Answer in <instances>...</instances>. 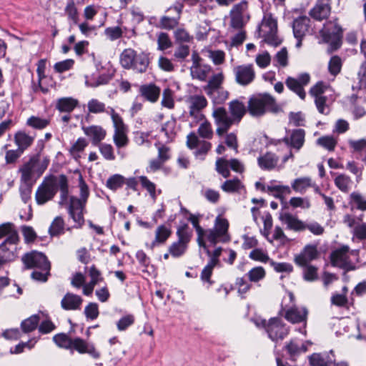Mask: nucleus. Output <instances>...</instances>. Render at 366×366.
<instances>
[{"instance_id":"nucleus-52","label":"nucleus","mask_w":366,"mask_h":366,"mask_svg":"<svg viewBox=\"0 0 366 366\" xmlns=\"http://www.w3.org/2000/svg\"><path fill=\"white\" fill-rule=\"evenodd\" d=\"M190 48L188 45L180 44L174 51V59L178 62L184 61L189 55Z\"/></svg>"},{"instance_id":"nucleus-2","label":"nucleus","mask_w":366,"mask_h":366,"mask_svg":"<svg viewBox=\"0 0 366 366\" xmlns=\"http://www.w3.org/2000/svg\"><path fill=\"white\" fill-rule=\"evenodd\" d=\"M49 159L47 157L41 159V155L37 153L30 157L19 169L21 182H33L32 178L35 174L41 176L48 167Z\"/></svg>"},{"instance_id":"nucleus-5","label":"nucleus","mask_w":366,"mask_h":366,"mask_svg":"<svg viewBox=\"0 0 366 366\" xmlns=\"http://www.w3.org/2000/svg\"><path fill=\"white\" fill-rule=\"evenodd\" d=\"M58 176H49L44 178L39 186L35 198L38 204H44L51 200L57 192Z\"/></svg>"},{"instance_id":"nucleus-18","label":"nucleus","mask_w":366,"mask_h":366,"mask_svg":"<svg viewBox=\"0 0 366 366\" xmlns=\"http://www.w3.org/2000/svg\"><path fill=\"white\" fill-rule=\"evenodd\" d=\"M318 256V252L315 245L307 244L302 251L295 257V262L299 266L303 267L315 259Z\"/></svg>"},{"instance_id":"nucleus-6","label":"nucleus","mask_w":366,"mask_h":366,"mask_svg":"<svg viewBox=\"0 0 366 366\" xmlns=\"http://www.w3.org/2000/svg\"><path fill=\"white\" fill-rule=\"evenodd\" d=\"M230 26L236 29H242L249 21L248 2L242 0L234 4L229 12Z\"/></svg>"},{"instance_id":"nucleus-51","label":"nucleus","mask_w":366,"mask_h":366,"mask_svg":"<svg viewBox=\"0 0 366 366\" xmlns=\"http://www.w3.org/2000/svg\"><path fill=\"white\" fill-rule=\"evenodd\" d=\"M285 348L288 354L292 358L307 350V347L304 344L302 343L300 345L297 342L293 340L287 345Z\"/></svg>"},{"instance_id":"nucleus-55","label":"nucleus","mask_w":366,"mask_h":366,"mask_svg":"<svg viewBox=\"0 0 366 366\" xmlns=\"http://www.w3.org/2000/svg\"><path fill=\"white\" fill-rule=\"evenodd\" d=\"M266 272L262 267H255L251 269L247 273V276L249 280L252 282H257L264 278Z\"/></svg>"},{"instance_id":"nucleus-26","label":"nucleus","mask_w":366,"mask_h":366,"mask_svg":"<svg viewBox=\"0 0 366 366\" xmlns=\"http://www.w3.org/2000/svg\"><path fill=\"white\" fill-rule=\"evenodd\" d=\"M87 109L89 112L92 114L107 113V114L110 115L112 119V114L111 111H112L114 114H117L114 108L111 107H106L104 103L97 99H92L88 102Z\"/></svg>"},{"instance_id":"nucleus-33","label":"nucleus","mask_w":366,"mask_h":366,"mask_svg":"<svg viewBox=\"0 0 366 366\" xmlns=\"http://www.w3.org/2000/svg\"><path fill=\"white\" fill-rule=\"evenodd\" d=\"M46 59H40L37 63L36 72L38 74V83L36 84H34L33 85V90L34 92H37L39 91H41L44 94H46L49 92V89L47 87L43 86L41 84L42 80L46 77Z\"/></svg>"},{"instance_id":"nucleus-36","label":"nucleus","mask_w":366,"mask_h":366,"mask_svg":"<svg viewBox=\"0 0 366 366\" xmlns=\"http://www.w3.org/2000/svg\"><path fill=\"white\" fill-rule=\"evenodd\" d=\"M335 186L342 192L347 193L352 186L351 178L345 174H337L334 179Z\"/></svg>"},{"instance_id":"nucleus-28","label":"nucleus","mask_w":366,"mask_h":366,"mask_svg":"<svg viewBox=\"0 0 366 366\" xmlns=\"http://www.w3.org/2000/svg\"><path fill=\"white\" fill-rule=\"evenodd\" d=\"M82 298L72 293H67L61 301V306L66 310H75L80 307Z\"/></svg>"},{"instance_id":"nucleus-48","label":"nucleus","mask_w":366,"mask_h":366,"mask_svg":"<svg viewBox=\"0 0 366 366\" xmlns=\"http://www.w3.org/2000/svg\"><path fill=\"white\" fill-rule=\"evenodd\" d=\"M350 204L355 205L356 209L361 211H366V199L359 192H354L350 195Z\"/></svg>"},{"instance_id":"nucleus-1","label":"nucleus","mask_w":366,"mask_h":366,"mask_svg":"<svg viewBox=\"0 0 366 366\" xmlns=\"http://www.w3.org/2000/svg\"><path fill=\"white\" fill-rule=\"evenodd\" d=\"M79 188L81 199L71 196L68 205V213L76 224L74 226L76 228H81L84 224V212L89 194L88 187L81 177H80Z\"/></svg>"},{"instance_id":"nucleus-12","label":"nucleus","mask_w":366,"mask_h":366,"mask_svg":"<svg viewBox=\"0 0 366 366\" xmlns=\"http://www.w3.org/2000/svg\"><path fill=\"white\" fill-rule=\"evenodd\" d=\"M325 41L330 43L335 49L340 46L342 29L336 22H327L321 30Z\"/></svg>"},{"instance_id":"nucleus-21","label":"nucleus","mask_w":366,"mask_h":366,"mask_svg":"<svg viewBox=\"0 0 366 366\" xmlns=\"http://www.w3.org/2000/svg\"><path fill=\"white\" fill-rule=\"evenodd\" d=\"M183 6L181 4H177L173 7H170L168 11L174 10L176 13L174 16L170 17L164 16L160 19V24L162 28L166 29H172L179 24V20L182 14Z\"/></svg>"},{"instance_id":"nucleus-50","label":"nucleus","mask_w":366,"mask_h":366,"mask_svg":"<svg viewBox=\"0 0 366 366\" xmlns=\"http://www.w3.org/2000/svg\"><path fill=\"white\" fill-rule=\"evenodd\" d=\"M64 221L61 217H56L49 228L51 236H57L64 233Z\"/></svg>"},{"instance_id":"nucleus-61","label":"nucleus","mask_w":366,"mask_h":366,"mask_svg":"<svg viewBox=\"0 0 366 366\" xmlns=\"http://www.w3.org/2000/svg\"><path fill=\"white\" fill-rule=\"evenodd\" d=\"M214 228L225 237H229L228 234L229 222L227 219L222 218L220 216L217 217Z\"/></svg>"},{"instance_id":"nucleus-41","label":"nucleus","mask_w":366,"mask_h":366,"mask_svg":"<svg viewBox=\"0 0 366 366\" xmlns=\"http://www.w3.org/2000/svg\"><path fill=\"white\" fill-rule=\"evenodd\" d=\"M188 102L189 104V109H192V113L194 110L202 111L207 106V100L203 95L191 96Z\"/></svg>"},{"instance_id":"nucleus-3","label":"nucleus","mask_w":366,"mask_h":366,"mask_svg":"<svg viewBox=\"0 0 366 366\" xmlns=\"http://www.w3.org/2000/svg\"><path fill=\"white\" fill-rule=\"evenodd\" d=\"M258 37L262 38L268 44L278 46L281 40L277 36V22L270 13H264L257 27Z\"/></svg>"},{"instance_id":"nucleus-49","label":"nucleus","mask_w":366,"mask_h":366,"mask_svg":"<svg viewBox=\"0 0 366 366\" xmlns=\"http://www.w3.org/2000/svg\"><path fill=\"white\" fill-rule=\"evenodd\" d=\"M267 192H271L277 198H282L284 195L291 193V189L289 186L267 185Z\"/></svg>"},{"instance_id":"nucleus-58","label":"nucleus","mask_w":366,"mask_h":366,"mask_svg":"<svg viewBox=\"0 0 366 366\" xmlns=\"http://www.w3.org/2000/svg\"><path fill=\"white\" fill-rule=\"evenodd\" d=\"M53 340L59 347L66 350L71 349L72 339H71L66 334H57L53 337Z\"/></svg>"},{"instance_id":"nucleus-62","label":"nucleus","mask_w":366,"mask_h":366,"mask_svg":"<svg viewBox=\"0 0 366 366\" xmlns=\"http://www.w3.org/2000/svg\"><path fill=\"white\" fill-rule=\"evenodd\" d=\"M139 182L142 186L143 188L147 189V191L149 192L150 197L155 200L157 198V194H156V185L154 183L151 182L147 177L145 176H140L139 177Z\"/></svg>"},{"instance_id":"nucleus-34","label":"nucleus","mask_w":366,"mask_h":366,"mask_svg":"<svg viewBox=\"0 0 366 366\" xmlns=\"http://www.w3.org/2000/svg\"><path fill=\"white\" fill-rule=\"evenodd\" d=\"M308 310L305 307L294 306L287 310L285 317L287 320H306Z\"/></svg>"},{"instance_id":"nucleus-15","label":"nucleus","mask_w":366,"mask_h":366,"mask_svg":"<svg viewBox=\"0 0 366 366\" xmlns=\"http://www.w3.org/2000/svg\"><path fill=\"white\" fill-rule=\"evenodd\" d=\"M310 20L306 16H300L294 20L292 24L294 36L297 39L296 47L300 48L302 41L309 31Z\"/></svg>"},{"instance_id":"nucleus-22","label":"nucleus","mask_w":366,"mask_h":366,"mask_svg":"<svg viewBox=\"0 0 366 366\" xmlns=\"http://www.w3.org/2000/svg\"><path fill=\"white\" fill-rule=\"evenodd\" d=\"M330 13L329 0H318L315 6L310 10V16L319 21L326 19Z\"/></svg>"},{"instance_id":"nucleus-59","label":"nucleus","mask_w":366,"mask_h":366,"mask_svg":"<svg viewBox=\"0 0 366 366\" xmlns=\"http://www.w3.org/2000/svg\"><path fill=\"white\" fill-rule=\"evenodd\" d=\"M274 64L276 66L286 67L288 65V52L285 47L279 51L274 58Z\"/></svg>"},{"instance_id":"nucleus-47","label":"nucleus","mask_w":366,"mask_h":366,"mask_svg":"<svg viewBox=\"0 0 366 366\" xmlns=\"http://www.w3.org/2000/svg\"><path fill=\"white\" fill-rule=\"evenodd\" d=\"M243 185L240 180L237 178L225 181L222 185L221 189L228 193L237 192L242 188Z\"/></svg>"},{"instance_id":"nucleus-30","label":"nucleus","mask_w":366,"mask_h":366,"mask_svg":"<svg viewBox=\"0 0 366 366\" xmlns=\"http://www.w3.org/2000/svg\"><path fill=\"white\" fill-rule=\"evenodd\" d=\"M211 71L212 67L205 64L192 65L190 67V74L192 79H197L202 81H205L207 80Z\"/></svg>"},{"instance_id":"nucleus-37","label":"nucleus","mask_w":366,"mask_h":366,"mask_svg":"<svg viewBox=\"0 0 366 366\" xmlns=\"http://www.w3.org/2000/svg\"><path fill=\"white\" fill-rule=\"evenodd\" d=\"M214 104H220L225 102L229 97V92L223 87L205 92Z\"/></svg>"},{"instance_id":"nucleus-54","label":"nucleus","mask_w":366,"mask_h":366,"mask_svg":"<svg viewBox=\"0 0 366 366\" xmlns=\"http://www.w3.org/2000/svg\"><path fill=\"white\" fill-rule=\"evenodd\" d=\"M124 184V177L120 174H114L107 181L106 186L111 190L116 191Z\"/></svg>"},{"instance_id":"nucleus-60","label":"nucleus","mask_w":366,"mask_h":366,"mask_svg":"<svg viewBox=\"0 0 366 366\" xmlns=\"http://www.w3.org/2000/svg\"><path fill=\"white\" fill-rule=\"evenodd\" d=\"M64 11L67 15L68 19L71 20L74 24H76L78 22V11L75 3L73 0L68 1L64 9Z\"/></svg>"},{"instance_id":"nucleus-20","label":"nucleus","mask_w":366,"mask_h":366,"mask_svg":"<svg viewBox=\"0 0 366 366\" xmlns=\"http://www.w3.org/2000/svg\"><path fill=\"white\" fill-rule=\"evenodd\" d=\"M2 238H6L2 243L18 244L19 235L12 223L8 222L0 225V239Z\"/></svg>"},{"instance_id":"nucleus-11","label":"nucleus","mask_w":366,"mask_h":366,"mask_svg":"<svg viewBox=\"0 0 366 366\" xmlns=\"http://www.w3.org/2000/svg\"><path fill=\"white\" fill-rule=\"evenodd\" d=\"M258 328H264L269 337L273 341L283 339L287 334V329L282 322H255Z\"/></svg>"},{"instance_id":"nucleus-44","label":"nucleus","mask_w":366,"mask_h":366,"mask_svg":"<svg viewBox=\"0 0 366 366\" xmlns=\"http://www.w3.org/2000/svg\"><path fill=\"white\" fill-rule=\"evenodd\" d=\"M224 74L219 72L214 74L208 81L207 84L203 87L205 92L222 87V84L224 81Z\"/></svg>"},{"instance_id":"nucleus-43","label":"nucleus","mask_w":366,"mask_h":366,"mask_svg":"<svg viewBox=\"0 0 366 366\" xmlns=\"http://www.w3.org/2000/svg\"><path fill=\"white\" fill-rule=\"evenodd\" d=\"M50 122L49 118L31 116L26 120V125L35 129H43L49 125Z\"/></svg>"},{"instance_id":"nucleus-35","label":"nucleus","mask_w":366,"mask_h":366,"mask_svg":"<svg viewBox=\"0 0 366 366\" xmlns=\"http://www.w3.org/2000/svg\"><path fill=\"white\" fill-rule=\"evenodd\" d=\"M188 220L192 224L197 234V242L199 247L207 249L206 244L204 241V229L199 224V216L189 214Z\"/></svg>"},{"instance_id":"nucleus-53","label":"nucleus","mask_w":366,"mask_h":366,"mask_svg":"<svg viewBox=\"0 0 366 366\" xmlns=\"http://www.w3.org/2000/svg\"><path fill=\"white\" fill-rule=\"evenodd\" d=\"M148 64L149 59L145 54H137L134 61V66H132V69L136 70L138 72L142 73L146 71Z\"/></svg>"},{"instance_id":"nucleus-8","label":"nucleus","mask_w":366,"mask_h":366,"mask_svg":"<svg viewBox=\"0 0 366 366\" xmlns=\"http://www.w3.org/2000/svg\"><path fill=\"white\" fill-rule=\"evenodd\" d=\"M212 116L217 126L216 133L219 137L226 133L234 124H236L226 109L222 107L214 108Z\"/></svg>"},{"instance_id":"nucleus-63","label":"nucleus","mask_w":366,"mask_h":366,"mask_svg":"<svg viewBox=\"0 0 366 366\" xmlns=\"http://www.w3.org/2000/svg\"><path fill=\"white\" fill-rule=\"evenodd\" d=\"M187 245L177 241L171 244L169 248V254L174 257H179L184 254Z\"/></svg>"},{"instance_id":"nucleus-40","label":"nucleus","mask_w":366,"mask_h":366,"mask_svg":"<svg viewBox=\"0 0 366 366\" xmlns=\"http://www.w3.org/2000/svg\"><path fill=\"white\" fill-rule=\"evenodd\" d=\"M59 189L61 193V198L59 203L60 205H64L67 203L68 180L64 174L58 176L57 189Z\"/></svg>"},{"instance_id":"nucleus-16","label":"nucleus","mask_w":366,"mask_h":366,"mask_svg":"<svg viewBox=\"0 0 366 366\" xmlns=\"http://www.w3.org/2000/svg\"><path fill=\"white\" fill-rule=\"evenodd\" d=\"M305 137V130L302 129H296L292 130L282 141L290 148L298 152L304 145Z\"/></svg>"},{"instance_id":"nucleus-27","label":"nucleus","mask_w":366,"mask_h":366,"mask_svg":"<svg viewBox=\"0 0 366 366\" xmlns=\"http://www.w3.org/2000/svg\"><path fill=\"white\" fill-rule=\"evenodd\" d=\"M78 104V100L73 97H61L56 101L55 108L61 113H71Z\"/></svg>"},{"instance_id":"nucleus-57","label":"nucleus","mask_w":366,"mask_h":366,"mask_svg":"<svg viewBox=\"0 0 366 366\" xmlns=\"http://www.w3.org/2000/svg\"><path fill=\"white\" fill-rule=\"evenodd\" d=\"M197 132L199 135L204 138L210 139L213 137V129L211 123L204 119V121L200 124Z\"/></svg>"},{"instance_id":"nucleus-56","label":"nucleus","mask_w":366,"mask_h":366,"mask_svg":"<svg viewBox=\"0 0 366 366\" xmlns=\"http://www.w3.org/2000/svg\"><path fill=\"white\" fill-rule=\"evenodd\" d=\"M215 166L217 172L219 174H220L223 177L227 178L229 177V161L227 160L224 158H218L216 161Z\"/></svg>"},{"instance_id":"nucleus-25","label":"nucleus","mask_w":366,"mask_h":366,"mask_svg":"<svg viewBox=\"0 0 366 366\" xmlns=\"http://www.w3.org/2000/svg\"><path fill=\"white\" fill-rule=\"evenodd\" d=\"M279 157L274 153L267 152L257 159L259 167L264 170H272L278 164Z\"/></svg>"},{"instance_id":"nucleus-24","label":"nucleus","mask_w":366,"mask_h":366,"mask_svg":"<svg viewBox=\"0 0 366 366\" xmlns=\"http://www.w3.org/2000/svg\"><path fill=\"white\" fill-rule=\"evenodd\" d=\"M35 136L29 135L23 130L16 132L14 136V140L17 148L23 152L32 145Z\"/></svg>"},{"instance_id":"nucleus-42","label":"nucleus","mask_w":366,"mask_h":366,"mask_svg":"<svg viewBox=\"0 0 366 366\" xmlns=\"http://www.w3.org/2000/svg\"><path fill=\"white\" fill-rule=\"evenodd\" d=\"M137 56L136 51L132 49L124 50L120 56V63L125 69H132Z\"/></svg>"},{"instance_id":"nucleus-7","label":"nucleus","mask_w":366,"mask_h":366,"mask_svg":"<svg viewBox=\"0 0 366 366\" xmlns=\"http://www.w3.org/2000/svg\"><path fill=\"white\" fill-rule=\"evenodd\" d=\"M357 250H351L347 245L341 246L335 249L330 254L332 264L346 270H353L355 267L350 260V256H356Z\"/></svg>"},{"instance_id":"nucleus-10","label":"nucleus","mask_w":366,"mask_h":366,"mask_svg":"<svg viewBox=\"0 0 366 366\" xmlns=\"http://www.w3.org/2000/svg\"><path fill=\"white\" fill-rule=\"evenodd\" d=\"M232 72L235 82L242 86L252 84L256 76L254 67L252 64L235 66Z\"/></svg>"},{"instance_id":"nucleus-39","label":"nucleus","mask_w":366,"mask_h":366,"mask_svg":"<svg viewBox=\"0 0 366 366\" xmlns=\"http://www.w3.org/2000/svg\"><path fill=\"white\" fill-rule=\"evenodd\" d=\"M207 239L211 244H216L218 242H227L229 241V237H225L223 234H219L214 228L204 229V239Z\"/></svg>"},{"instance_id":"nucleus-31","label":"nucleus","mask_w":366,"mask_h":366,"mask_svg":"<svg viewBox=\"0 0 366 366\" xmlns=\"http://www.w3.org/2000/svg\"><path fill=\"white\" fill-rule=\"evenodd\" d=\"M280 219L290 229L297 232L305 230V223L289 213L281 214Z\"/></svg>"},{"instance_id":"nucleus-64","label":"nucleus","mask_w":366,"mask_h":366,"mask_svg":"<svg viewBox=\"0 0 366 366\" xmlns=\"http://www.w3.org/2000/svg\"><path fill=\"white\" fill-rule=\"evenodd\" d=\"M177 241L187 245L192 237V232L188 230V226L185 224L177 229Z\"/></svg>"},{"instance_id":"nucleus-23","label":"nucleus","mask_w":366,"mask_h":366,"mask_svg":"<svg viewBox=\"0 0 366 366\" xmlns=\"http://www.w3.org/2000/svg\"><path fill=\"white\" fill-rule=\"evenodd\" d=\"M18 254V244L1 243L0 244V264L14 260Z\"/></svg>"},{"instance_id":"nucleus-32","label":"nucleus","mask_w":366,"mask_h":366,"mask_svg":"<svg viewBox=\"0 0 366 366\" xmlns=\"http://www.w3.org/2000/svg\"><path fill=\"white\" fill-rule=\"evenodd\" d=\"M141 95L147 101L156 102L160 94V89L154 84L142 85L139 89Z\"/></svg>"},{"instance_id":"nucleus-29","label":"nucleus","mask_w":366,"mask_h":366,"mask_svg":"<svg viewBox=\"0 0 366 366\" xmlns=\"http://www.w3.org/2000/svg\"><path fill=\"white\" fill-rule=\"evenodd\" d=\"M229 110L230 116L237 124L241 121L247 112L245 105L237 99L229 102Z\"/></svg>"},{"instance_id":"nucleus-13","label":"nucleus","mask_w":366,"mask_h":366,"mask_svg":"<svg viewBox=\"0 0 366 366\" xmlns=\"http://www.w3.org/2000/svg\"><path fill=\"white\" fill-rule=\"evenodd\" d=\"M310 76L307 73L301 74L297 78L288 77L285 84L287 86L296 93L300 99H305L306 93L304 90V86L307 85L310 82Z\"/></svg>"},{"instance_id":"nucleus-4","label":"nucleus","mask_w":366,"mask_h":366,"mask_svg":"<svg viewBox=\"0 0 366 366\" xmlns=\"http://www.w3.org/2000/svg\"><path fill=\"white\" fill-rule=\"evenodd\" d=\"M275 99L268 94H259L251 97L248 102V112L253 117H260L267 111L276 112Z\"/></svg>"},{"instance_id":"nucleus-17","label":"nucleus","mask_w":366,"mask_h":366,"mask_svg":"<svg viewBox=\"0 0 366 366\" xmlns=\"http://www.w3.org/2000/svg\"><path fill=\"white\" fill-rule=\"evenodd\" d=\"M84 134L89 137L92 144L94 146L99 145L107 136V131L99 125H92L81 127Z\"/></svg>"},{"instance_id":"nucleus-38","label":"nucleus","mask_w":366,"mask_h":366,"mask_svg":"<svg viewBox=\"0 0 366 366\" xmlns=\"http://www.w3.org/2000/svg\"><path fill=\"white\" fill-rule=\"evenodd\" d=\"M312 179L309 177H304L295 179L292 183V188L297 192L303 194L306 190L312 187Z\"/></svg>"},{"instance_id":"nucleus-9","label":"nucleus","mask_w":366,"mask_h":366,"mask_svg":"<svg viewBox=\"0 0 366 366\" xmlns=\"http://www.w3.org/2000/svg\"><path fill=\"white\" fill-rule=\"evenodd\" d=\"M111 112L114 127L113 135L114 142L117 148L125 147L129 143L127 137L128 128L119 114H114L112 111H111Z\"/></svg>"},{"instance_id":"nucleus-19","label":"nucleus","mask_w":366,"mask_h":366,"mask_svg":"<svg viewBox=\"0 0 366 366\" xmlns=\"http://www.w3.org/2000/svg\"><path fill=\"white\" fill-rule=\"evenodd\" d=\"M172 234L170 227L161 224L155 231V238L150 244H146V247L152 250L157 246L164 244Z\"/></svg>"},{"instance_id":"nucleus-14","label":"nucleus","mask_w":366,"mask_h":366,"mask_svg":"<svg viewBox=\"0 0 366 366\" xmlns=\"http://www.w3.org/2000/svg\"><path fill=\"white\" fill-rule=\"evenodd\" d=\"M22 261L26 268H48L50 262L44 254L32 251L22 257Z\"/></svg>"},{"instance_id":"nucleus-46","label":"nucleus","mask_w":366,"mask_h":366,"mask_svg":"<svg viewBox=\"0 0 366 366\" xmlns=\"http://www.w3.org/2000/svg\"><path fill=\"white\" fill-rule=\"evenodd\" d=\"M332 360L327 355L315 353L310 357L312 366H330Z\"/></svg>"},{"instance_id":"nucleus-45","label":"nucleus","mask_w":366,"mask_h":366,"mask_svg":"<svg viewBox=\"0 0 366 366\" xmlns=\"http://www.w3.org/2000/svg\"><path fill=\"white\" fill-rule=\"evenodd\" d=\"M175 127L176 122L174 119L169 120L162 125L161 132L164 133L167 142H172L176 136Z\"/></svg>"}]
</instances>
